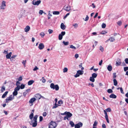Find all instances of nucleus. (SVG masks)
<instances>
[{"instance_id": "nucleus-2", "label": "nucleus", "mask_w": 128, "mask_h": 128, "mask_svg": "<svg viewBox=\"0 0 128 128\" xmlns=\"http://www.w3.org/2000/svg\"><path fill=\"white\" fill-rule=\"evenodd\" d=\"M56 123L52 121L49 124V128H55L56 126Z\"/></svg>"}, {"instance_id": "nucleus-56", "label": "nucleus", "mask_w": 128, "mask_h": 128, "mask_svg": "<svg viewBox=\"0 0 128 128\" xmlns=\"http://www.w3.org/2000/svg\"><path fill=\"white\" fill-rule=\"evenodd\" d=\"M113 78L114 79L116 77V73H113Z\"/></svg>"}, {"instance_id": "nucleus-13", "label": "nucleus", "mask_w": 128, "mask_h": 128, "mask_svg": "<svg viewBox=\"0 0 128 128\" xmlns=\"http://www.w3.org/2000/svg\"><path fill=\"white\" fill-rule=\"evenodd\" d=\"M66 114L68 118H70L72 116V114L69 112H66Z\"/></svg>"}, {"instance_id": "nucleus-23", "label": "nucleus", "mask_w": 128, "mask_h": 128, "mask_svg": "<svg viewBox=\"0 0 128 128\" xmlns=\"http://www.w3.org/2000/svg\"><path fill=\"white\" fill-rule=\"evenodd\" d=\"M70 124L72 127H74L75 125L74 124L72 121H70Z\"/></svg>"}, {"instance_id": "nucleus-48", "label": "nucleus", "mask_w": 128, "mask_h": 128, "mask_svg": "<svg viewBox=\"0 0 128 128\" xmlns=\"http://www.w3.org/2000/svg\"><path fill=\"white\" fill-rule=\"evenodd\" d=\"M50 11H49V13H48V19H50V16H52V15L51 14H50Z\"/></svg>"}, {"instance_id": "nucleus-33", "label": "nucleus", "mask_w": 128, "mask_h": 128, "mask_svg": "<svg viewBox=\"0 0 128 128\" xmlns=\"http://www.w3.org/2000/svg\"><path fill=\"white\" fill-rule=\"evenodd\" d=\"M70 48L75 50L76 49V48L72 45H71L70 46Z\"/></svg>"}, {"instance_id": "nucleus-3", "label": "nucleus", "mask_w": 128, "mask_h": 128, "mask_svg": "<svg viewBox=\"0 0 128 128\" xmlns=\"http://www.w3.org/2000/svg\"><path fill=\"white\" fill-rule=\"evenodd\" d=\"M50 88L53 89H55L56 90H58L59 89V87L57 84L54 85L53 83H52L50 84Z\"/></svg>"}, {"instance_id": "nucleus-19", "label": "nucleus", "mask_w": 128, "mask_h": 128, "mask_svg": "<svg viewBox=\"0 0 128 128\" xmlns=\"http://www.w3.org/2000/svg\"><path fill=\"white\" fill-rule=\"evenodd\" d=\"M77 73L79 75H82L83 74V71L81 70H78L77 71Z\"/></svg>"}, {"instance_id": "nucleus-26", "label": "nucleus", "mask_w": 128, "mask_h": 128, "mask_svg": "<svg viewBox=\"0 0 128 128\" xmlns=\"http://www.w3.org/2000/svg\"><path fill=\"white\" fill-rule=\"evenodd\" d=\"M114 40L115 39L114 38L112 37H110L108 40H109L110 42H113L114 41Z\"/></svg>"}, {"instance_id": "nucleus-30", "label": "nucleus", "mask_w": 128, "mask_h": 128, "mask_svg": "<svg viewBox=\"0 0 128 128\" xmlns=\"http://www.w3.org/2000/svg\"><path fill=\"white\" fill-rule=\"evenodd\" d=\"M63 38V36H62L61 34H59L58 35V38L59 40H61Z\"/></svg>"}, {"instance_id": "nucleus-22", "label": "nucleus", "mask_w": 128, "mask_h": 128, "mask_svg": "<svg viewBox=\"0 0 128 128\" xmlns=\"http://www.w3.org/2000/svg\"><path fill=\"white\" fill-rule=\"evenodd\" d=\"M20 88V85H18L14 89V90H16L18 92V91Z\"/></svg>"}, {"instance_id": "nucleus-63", "label": "nucleus", "mask_w": 128, "mask_h": 128, "mask_svg": "<svg viewBox=\"0 0 128 128\" xmlns=\"http://www.w3.org/2000/svg\"><path fill=\"white\" fill-rule=\"evenodd\" d=\"M16 84L17 86H18L20 84V83L18 81H17L16 82Z\"/></svg>"}, {"instance_id": "nucleus-18", "label": "nucleus", "mask_w": 128, "mask_h": 128, "mask_svg": "<svg viewBox=\"0 0 128 128\" xmlns=\"http://www.w3.org/2000/svg\"><path fill=\"white\" fill-rule=\"evenodd\" d=\"M107 68L109 71H110L112 70V66L111 65H109L107 67Z\"/></svg>"}, {"instance_id": "nucleus-24", "label": "nucleus", "mask_w": 128, "mask_h": 128, "mask_svg": "<svg viewBox=\"0 0 128 128\" xmlns=\"http://www.w3.org/2000/svg\"><path fill=\"white\" fill-rule=\"evenodd\" d=\"M53 14L54 15H58L60 14V12L58 11H54L53 12Z\"/></svg>"}, {"instance_id": "nucleus-45", "label": "nucleus", "mask_w": 128, "mask_h": 128, "mask_svg": "<svg viewBox=\"0 0 128 128\" xmlns=\"http://www.w3.org/2000/svg\"><path fill=\"white\" fill-rule=\"evenodd\" d=\"M117 24L119 26H120L122 24V22L121 21H119L117 22Z\"/></svg>"}, {"instance_id": "nucleus-1", "label": "nucleus", "mask_w": 128, "mask_h": 128, "mask_svg": "<svg viewBox=\"0 0 128 128\" xmlns=\"http://www.w3.org/2000/svg\"><path fill=\"white\" fill-rule=\"evenodd\" d=\"M38 117L37 115L35 116L33 118V120H32L30 123L31 125H32L33 127H35L37 125V119Z\"/></svg>"}, {"instance_id": "nucleus-12", "label": "nucleus", "mask_w": 128, "mask_h": 128, "mask_svg": "<svg viewBox=\"0 0 128 128\" xmlns=\"http://www.w3.org/2000/svg\"><path fill=\"white\" fill-rule=\"evenodd\" d=\"M60 28L62 30H64L66 28V26L64 24L62 23L60 25Z\"/></svg>"}, {"instance_id": "nucleus-4", "label": "nucleus", "mask_w": 128, "mask_h": 128, "mask_svg": "<svg viewBox=\"0 0 128 128\" xmlns=\"http://www.w3.org/2000/svg\"><path fill=\"white\" fill-rule=\"evenodd\" d=\"M41 2V1L40 0L36 1L35 0H34L32 1V4L34 5L38 6L40 3Z\"/></svg>"}, {"instance_id": "nucleus-54", "label": "nucleus", "mask_w": 128, "mask_h": 128, "mask_svg": "<svg viewBox=\"0 0 128 128\" xmlns=\"http://www.w3.org/2000/svg\"><path fill=\"white\" fill-rule=\"evenodd\" d=\"M106 110L107 112H110L111 111V109L109 108L106 109Z\"/></svg>"}, {"instance_id": "nucleus-40", "label": "nucleus", "mask_w": 128, "mask_h": 128, "mask_svg": "<svg viewBox=\"0 0 128 128\" xmlns=\"http://www.w3.org/2000/svg\"><path fill=\"white\" fill-rule=\"evenodd\" d=\"M99 49L102 51V52H103L104 50V48L101 46H100Z\"/></svg>"}, {"instance_id": "nucleus-53", "label": "nucleus", "mask_w": 128, "mask_h": 128, "mask_svg": "<svg viewBox=\"0 0 128 128\" xmlns=\"http://www.w3.org/2000/svg\"><path fill=\"white\" fill-rule=\"evenodd\" d=\"M38 68L36 66L35 68H34L33 69V70L34 71H36L37 70H38Z\"/></svg>"}, {"instance_id": "nucleus-49", "label": "nucleus", "mask_w": 128, "mask_h": 128, "mask_svg": "<svg viewBox=\"0 0 128 128\" xmlns=\"http://www.w3.org/2000/svg\"><path fill=\"white\" fill-rule=\"evenodd\" d=\"M43 13V11L42 10H40L39 12V14L40 15H42Z\"/></svg>"}, {"instance_id": "nucleus-14", "label": "nucleus", "mask_w": 128, "mask_h": 128, "mask_svg": "<svg viewBox=\"0 0 128 128\" xmlns=\"http://www.w3.org/2000/svg\"><path fill=\"white\" fill-rule=\"evenodd\" d=\"M109 96L110 98H115L116 97V96L113 94H112Z\"/></svg>"}, {"instance_id": "nucleus-32", "label": "nucleus", "mask_w": 128, "mask_h": 128, "mask_svg": "<svg viewBox=\"0 0 128 128\" xmlns=\"http://www.w3.org/2000/svg\"><path fill=\"white\" fill-rule=\"evenodd\" d=\"M68 69L67 68H65L63 69V72H67Z\"/></svg>"}, {"instance_id": "nucleus-60", "label": "nucleus", "mask_w": 128, "mask_h": 128, "mask_svg": "<svg viewBox=\"0 0 128 128\" xmlns=\"http://www.w3.org/2000/svg\"><path fill=\"white\" fill-rule=\"evenodd\" d=\"M80 75L77 72L76 74L74 76L76 78L77 77L79 76Z\"/></svg>"}, {"instance_id": "nucleus-57", "label": "nucleus", "mask_w": 128, "mask_h": 128, "mask_svg": "<svg viewBox=\"0 0 128 128\" xmlns=\"http://www.w3.org/2000/svg\"><path fill=\"white\" fill-rule=\"evenodd\" d=\"M78 56H79L78 54H75V57L76 58H77L78 57Z\"/></svg>"}, {"instance_id": "nucleus-28", "label": "nucleus", "mask_w": 128, "mask_h": 128, "mask_svg": "<svg viewBox=\"0 0 128 128\" xmlns=\"http://www.w3.org/2000/svg\"><path fill=\"white\" fill-rule=\"evenodd\" d=\"M62 43L65 46H67L69 44V42H65L64 41H63L62 42Z\"/></svg>"}, {"instance_id": "nucleus-37", "label": "nucleus", "mask_w": 128, "mask_h": 128, "mask_svg": "<svg viewBox=\"0 0 128 128\" xmlns=\"http://www.w3.org/2000/svg\"><path fill=\"white\" fill-rule=\"evenodd\" d=\"M5 90V88L4 86H3L1 90L2 92H3Z\"/></svg>"}, {"instance_id": "nucleus-29", "label": "nucleus", "mask_w": 128, "mask_h": 128, "mask_svg": "<svg viewBox=\"0 0 128 128\" xmlns=\"http://www.w3.org/2000/svg\"><path fill=\"white\" fill-rule=\"evenodd\" d=\"M18 94V92L14 90V92L13 93V96H16Z\"/></svg>"}, {"instance_id": "nucleus-25", "label": "nucleus", "mask_w": 128, "mask_h": 128, "mask_svg": "<svg viewBox=\"0 0 128 128\" xmlns=\"http://www.w3.org/2000/svg\"><path fill=\"white\" fill-rule=\"evenodd\" d=\"M90 80L92 82H94V81L95 80L94 78L92 76L90 77Z\"/></svg>"}, {"instance_id": "nucleus-11", "label": "nucleus", "mask_w": 128, "mask_h": 128, "mask_svg": "<svg viewBox=\"0 0 128 128\" xmlns=\"http://www.w3.org/2000/svg\"><path fill=\"white\" fill-rule=\"evenodd\" d=\"M64 10L67 11H69L70 10V7L68 6H65L64 7Z\"/></svg>"}, {"instance_id": "nucleus-8", "label": "nucleus", "mask_w": 128, "mask_h": 128, "mask_svg": "<svg viewBox=\"0 0 128 128\" xmlns=\"http://www.w3.org/2000/svg\"><path fill=\"white\" fill-rule=\"evenodd\" d=\"M44 47V46L42 43H40L39 44L38 47V48L40 50H42L43 49Z\"/></svg>"}, {"instance_id": "nucleus-58", "label": "nucleus", "mask_w": 128, "mask_h": 128, "mask_svg": "<svg viewBox=\"0 0 128 128\" xmlns=\"http://www.w3.org/2000/svg\"><path fill=\"white\" fill-rule=\"evenodd\" d=\"M68 117L66 116L64 117V120H66V119H67L68 120Z\"/></svg>"}, {"instance_id": "nucleus-47", "label": "nucleus", "mask_w": 128, "mask_h": 128, "mask_svg": "<svg viewBox=\"0 0 128 128\" xmlns=\"http://www.w3.org/2000/svg\"><path fill=\"white\" fill-rule=\"evenodd\" d=\"M97 124V122L96 121H95L94 122V124H93V126H96Z\"/></svg>"}, {"instance_id": "nucleus-44", "label": "nucleus", "mask_w": 128, "mask_h": 128, "mask_svg": "<svg viewBox=\"0 0 128 128\" xmlns=\"http://www.w3.org/2000/svg\"><path fill=\"white\" fill-rule=\"evenodd\" d=\"M106 24L104 23H103L102 25V28H106Z\"/></svg>"}, {"instance_id": "nucleus-10", "label": "nucleus", "mask_w": 128, "mask_h": 128, "mask_svg": "<svg viewBox=\"0 0 128 128\" xmlns=\"http://www.w3.org/2000/svg\"><path fill=\"white\" fill-rule=\"evenodd\" d=\"M121 63V62L120 60L118 59L117 60V61L116 62V66H120Z\"/></svg>"}, {"instance_id": "nucleus-50", "label": "nucleus", "mask_w": 128, "mask_h": 128, "mask_svg": "<svg viewBox=\"0 0 128 128\" xmlns=\"http://www.w3.org/2000/svg\"><path fill=\"white\" fill-rule=\"evenodd\" d=\"M48 32L50 34H51L52 33L53 31L52 30L49 29L48 30Z\"/></svg>"}, {"instance_id": "nucleus-55", "label": "nucleus", "mask_w": 128, "mask_h": 128, "mask_svg": "<svg viewBox=\"0 0 128 128\" xmlns=\"http://www.w3.org/2000/svg\"><path fill=\"white\" fill-rule=\"evenodd\" d=\"M89 18L88 15H86L85 19L84 20L85 21H87L88 20Z\"/></svg>"}, {"instance_id": "nucleus-36", "label": "nucleus", "mask_w": 128, "mask_h": 128, "mask_svg": "<svg viewBox=\"0 0 128 128\" xmlns=\"http://www.w3.org/2000/svg\"><path fill=\"white\" fill-rule=\"evenodd\" d=\"M44 34L43 32H41L40 34V35L41 36L42 38H43L44 36Z\"/></svg>"}, {"instance_id": "nucleus-20", "label": "nucleus", "mask_w": 128, "mask_h": 128, "mask_svg": "<svg viewBox=\"0 0 128 128\" xmlns=\"http://www.w3.org/2000/svg\"><path fill=\"white\" fill-rule=\"evenodd\" d=\"M8 93V91L4 93L3 94L2 96V98H4L7 95Z\"/></svg>"}, {"instance_id": "nucleus-46", "label": "nucleus", "mask_w": 128, "mask_h": 128, "mask_svg": "<svg viewBox=\"0 0 128 128\" xmlns=\"http://www.w3.org/2000/svg\"><path fill=\"white\" fill-rule=\"evenodd\" d=\"M58 103L59 104H63V102L62 100H60L58 102Z\"/></svg>"}, {"instance_id": "nucleus-31", "label": "nucleus", "mask_w": 128, "mask_h": 128, "mask_svg": "<svg viewBox=\"0 0 128 128\" xmlns=\"http://www.w3.org/2000/svg\"><path fill=\"white\" fill-rule=\"evenodd\" d=\"M24 11L23 10H22L20 11V13L22 16V15L24 14Z\"/></svg>"}, {"instance_id": "nucleus-27", "label": "nucleus", "mask_w": 128, "mask_h": 128, "mask_svg": "<svg viewBox=\"0 0 128 128\" xmlns=\"http://www.w3.org/2000/svg\"><path fill=\"white\" fill-rule=\"evenodd\" d=\"M97 76V74L95 73H94L92 74V76L94 78H96Z\"/></svg>"}, {"instance_id": "nucleus-41", "label": "nucleus", "mask_w": 128, "mask_h": 128, "mask_svg": "<svg viewBox=\"0 0 128 128\" xmlns=\"http://www.w3.org/2000/svg\"><path fill=\"white\" fill-rule=\"evenodd\" d=\"M73 26L75 28H76L78 27V24L76 23L74 24H73Z\"/></svg>"}, {"instance_id": "nucleus-42", "label": "nucleus", "mask_w": 128, "mask_h": 128, "mask_svg": "<svg viewBox=\"0 0 128 128\" xmlns=\"http://www.w3.org/2000/svg\"><path fill=\"white\" fill-rule=\"evenodd\" d=\"M66 34V32H61L60 34H61L62 36H64V35H65Z\"/></svg>"}, {"instance_id": "nucleus-7", "label": "nucleus", "mask_w": 128, "mask_h": 128, "mask_svg": "<svg viewBox=\"0 0 128 128\" xmlns=\"http://www.w3.org/2000/svg\"><path fill=\"white\" fill-rule=\"evenodd\" d=\"M14 99V96L12 95H10L9 97H8L6 100V102H8L9 100H11Z\"/></svg>"}, {"instance_id": "nucleus-6", "label": "nucleus", "mask_w": 128, "mask_h": 128, "mask_svg": "<svg viewBox=\"0 0 128 128\" xmlns=\"http://www.w3.org/2000/svg\"><path fill=\"white\" fill-rule=\"evenodd\" d=\"M6 2L4 1H3L2 3V4L0 6V8L2 9H4L6 6Z\"/></svg>"}, {"instance_id": "nucleus-52", "label": "nucleus", "mask_w": 128, "mask_h": 128, "mask_svg": "<svg viewBox=\"0 0 128 128\" xmlns=\"http://www.w3.org/2000/svg\"><path fill=\"white\" fill-rule=\"evenodd\" d=\"M120 89L121 92L122 94H124V92H123L122 88H120Z\"/></svg>"}, {"instance_id": "nucleus-61", "label": "nucleus", "mask_w": 128, "mask_h": 128, "mask_svg": "<svg viewBox=\"0 0 128 128\" xmlns=\"http://www.w3.org/2000/svg\"><path fill=\"white\" fill-rule=\"evenodd\" d=\"M125 61L126 64H128V58H126L125 60Z\"/></svg>"}, {"instance_id": "nucleus-64", "label": "nucleus", "mask_w": 128, "mask_h": 128, "mask_svg": "<svg viewBox=\"0 0 128 128\" xmlns=\"http://www.w3.org/2000/svg\"><path fill=\"white\" fill-rule=\"evenodd\" d=\"M102 128H106V126L104 124H103L102 125Z\"/></svg>"}, {"instance_id": "nucleus-38", "label": "nucleus", "mask_w": 128, "mask_h": 128, "mask_svg": "<svg viewBox=\"0 0 128 128\" xmlns=\"http://www.w3.org/2000/svg\"><path fill=\"white\" fill-rule=\"evenodd\" d=\"M25 87V86L24 84H22L20 86V88L21 89H23Z\"/></svg>"}, {"instance_id": "nucleus-5", "label": "nucleus", "mask_w": 128, "mask_h": 128, "mask_svg": "<svg viewBox=\"0 0 128 128\" xmlns=\"http://www.w3.org/2000/svg\"><path fill=\"white\" fill-rule=\"evenodd\" d=\"M82 123L80 122L75 125V128H80L82 126Z\"/></svg>"}, {"instance_id": "nucleus-9", "label": "nucleus", "mask_w": 128, "mask_h": 128, "mask_svg": "<svg viewBox=\"0 0 128 128\" xmlns=\"http://www.w3.org/2000/svg\"><path fill=\"white\" fill-rule=\"evenodd\" d=\"M30 29V26H27L24 28V31L25 32H28L29 31Z\"/></svg>"}, {"instance_id": "nucleus-62", "label": "nucleus", "mask_w": 128, "mask_h": 128, "mask_svg": "<svg viewBox=\"0 0 128 128\" xmlns=\"http://www.w3.org/2000/svg\"><path fill=\"white\" fill-rule=\"evenodd\" d=\"M107 32L105 31H103L101 32V34H106Z\"/></svg>"}, {"instance_id": "nucleus-16", "label": "nucleus", "mask_w": 128, "mask_h": 128, "mask_svg": "<svg viewBox=\"0 0 128 128\" xmlns=\"http://www.w3.org/2000/svg\"><path fill=\"white\" fill-rule=\"evenodd\" d=\"M12 54V52H10L8 54L6 55V57L7 58L9 59L10 58V57L11 56Z\"/></svg>"}, {"instance_id": "nucleus-51", "label": "nucleus", "mask_w": 128, "mask_h": 128, "mask_svg": "<svg viewBox=\"0 0 128 128\" xmlns=\"http://www.w3.org/2000/svg\"><path fill=\"white\" fill-rule=\"evenodd\" d=\"M124 71L125 72L126 71V70H128V67H125L124 68Z\"/></svg>"}, {"instance_id": "nucleus-59", "label": "nucleus", "mask_w": 128, "mask_h": 128, "mask_svg": "<svg viewBox=\"0 0 128 128\" xmlns=\"http://www.w3.org/2000/svg\"><path fill=\"white\" fill-rule=\"evenodd\" d=\"M46 113L45 112H44L42 114L43 116H46Z\"/></svg>"}, {"instance_id": "nucleus-15", "label": "nucleus", "mask_w": 128, "mask_h": 128, "mask_svg": "<svg viewBox=\"0 0 128 128\" xmlns=\"http://www.w3.org/2000/svg\"><path fill=\"white\" fill-rule=\"evenodd\" d=\"M36 99L35 98H31L29 101L30 103H32L36 100Z\"/></svg>"}, {"instance_id": "nucleus-17", "label": "nucleus", "mask_w": 128, "mask_h": 128, "mask_svg": "<svg viewBox=\"0 0 128 128\" xmlns=\"http://www.w3.org/2000/svg\"><path fill=\"white\" fill-rule=\"evenodd\" d=\"M34 82V81L33 80H31L29 81L28 83V85H30Z\"/></svg>"}, {"instance_id": "nucleus-43", "label": "nucleus", "mask_w": 128, "mask_h": 128, "mask_svg": "<svg viewBox=\"0 0 128 128\" xmlns=\"http://www.w3.org/2000/svg\"><path fill=\"white\" fill-rule=\"evenodd\" d=\"M26 62V60H25L24 61L23 60H22V64L24 65V66H25Z\"/></svg>"}, {"instance_id": "nucleus-34", "label": "nucleus", "mask_w": 128, "mask_h": 128, "mask_svg": "<svg viewBox=\"0 0 128 128\" xmlns=\"http://www.w3.org/2000/svg\"><path fill=\"white\" fill-rule=\"evenodd\" d=\"M34 114L33 113H31V114L29 116L30 118L32 120L33 118Z\"/></svg>"}, {"instance_id": "nucleus-39", "label": "nucleus", "mask_w": 128, "mask_h": 128, "mask_svg": "<svg viewBox=\"0 0 128 128\" xmlns=\"http://www.w3.org/2000/svg\"><path fill=\"white\" fill-rule=\"evenodd\" d=\"M107 92L108 93H110L112 92L113 91L111 89H108L107 90Z\"/></svg>"}, {"instance_id": "nucleus-21", "label": "nucleus", "mask_w": 128, "mask_h": 128, "mask_svg": "<svg viewBox=\"0 0 128 128\" xmlns=\"http://www.w3.org/2000/svg\"><path fill=\"white\" fill-rule=\"evenodd\" d=\"M114 84L115 86H116L118 84V82L115 79L113 80Z\"/></svg>"}, {"instance_id": "nucleus-35", "label": "nucleus", "mask_w": 128, "mask_h": 128, "mask_svg": "<svg viewBox=\"0 0 128 128\" xmlns=\"http://www.w3.org/2000/svg\"><path fill=\"white\" fill-rule=\"evenodd\" d=\"M60 105H59L57 104L56 103H55L54 106H53L52 108H56L57 107H58V106H60Z\"/></svg>"}]
</instances>
